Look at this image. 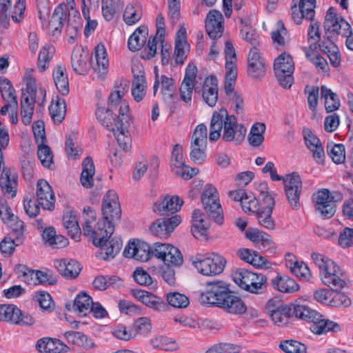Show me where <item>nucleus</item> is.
Wrapping results in <instances>:
<instances>
[{
  "mask_svg": "<svg viewBox=\"0 0 353 353\" xmlns=\"http://www.w3.org/2000/svg\"><path fill=\"white\" fill-rule=\"evenodd\" d=\"M246 132V128L238 123L235 116L229 115L227 110L214 112L210 125V141H216L221 137L224 141L239 144L244 139Z\"/></svg>",
  "mask_w": 353,
  "mask_h": 353,
  "instance_id": "nucleus-1",
  "label": "nucleus"
},
{
  "mask_svg": "<svg viewBox=\"0 0 353 353\" xmlns=\"http://www.w3.org/2000/svg\"><path fill=\"white\" fill-rule=\"evenodd\" d=\"M92 223L84 222L83 233L90 236L93 244L99 248L97 257L103 260H111L119 252L122 247V241L119 237L110 239L114 231V225H108L106 221L99 220L97 228L92 230Z\"/></svg>",
  "mask_w": 353,
  "mask_h": 353,
  "instance_id": "nucleus-2",
  "label": "nucleus"
},
{
  "mask_svg": "<svg viewBox=\"0 0 353 353\" xmlns=\"http://www.w3.org/2000/svg\"><path fill=\"white\" fill-rule=\"evenodd\" d=\"M314 263L319 269L322 283L336 290L342 289L345 285V274L332 260L320 253L311 254Z\"/></svg>",
  "mask_w": 353,
  "mask_h": 353,
  "instance_id": "nucleus-3",
  "label": "nucleus"
},
{
  "mask_svg": "<svg viewBox=\"0 0 353 353\" xmlns=\"http://www.w3.org/2000/svg\"><path fill=\"white\" fill-rule=\"evenodd\" d=\"M46 94L45 89L37 88L34 79L27 78L26 88L23 89L21 100V116L25 125H29L32 121L34 103L43 104Z\"/></svg>",
  "mask_w": 353,
  "mask_h": 353,
  "instance_id": "nucleus-4",
  "label": "nucleus"
},
{
  "mask_svg": "<svg viewBox=\"0 0 353 353\" xmlns=\"http://www.w3.org/2000/svg\"><path fill=\"white\" fill-rule=\"evenodd\" d=\"M232 281L242 290L252 294H261L266 288V277L262 274L244 268H238L232 273Z\"/></svg>",
  "mask_w": 353,
  "mask_h": 353,
  "instance_id": "nucleus-5",
  "label": "nucleus"
},
{
  "mask_svg": "<svg viewBox=\"0 0 353 353\" xmlns=\"http://www.w3.org/2000/svg\"><path fill=\"white\" fill-rule=\"evenodd\" d=\"M128 86L126 80L121 79L117 82L113 90L108 98V108L110 111H114L121 117V121L123 123L130 122L128 114L129 105L123 97L128 92Z\"/></svg>",
  "mask_w": 353,
  "mask_h": 353,
  "instance_id": "nucleus-6",
  "label": "nucleus"
},
{
  "mask_svg": "<svg viewBox=\"0 0 353 353\" xmlns=\"http://www.w3.org/2000/svg\"><path fill=\"white\" fill-rule=\"evenodd\" d=\"M313 200L316 213L323 219H330L334 216L336 203L342 200V196L339 192L322 189L314 194Z\"/></svg>",
  "mask_w": 353,
  "mask_h": 353,
  "instance_id": "nucleus-7",
  "label": "nucleus"
},
{
  "mask_svg": "<svg viewBox=\"0 0 353 353\" xmlns=\"http://www.w3.org/2000/svg\"><path fill=\"white\" fill-rule=\"evenodd\" d=\"M201 202L208 216L214 221L221 225L223 223V212L219 201V195L216 188L207 184L201 194Z\"/></svg>",
  "mask_w": 353,
  "mask_h": 353,
  "instance_id": "nucleus-8",
  "label": "nucleus"
},
{
  "mask_svg": "<svg viewBox=\"0 0 353 353\" xmlns=\"http://www.w3.org/2000/svg\"><path fill=\"white\" fill-rule=\"evenodd\" d=\"M274 70L280 85L284 88H290L294 82L292 74L294 71L292 56L287 52L278 56L274 60Z\"/></svg>",
  "mask_w": 353,
  "mask_h": 353,
  "instance_id": "nucleus-9",
  "label": "nucleus"
},
{
  "mask_svg": "<svg viewBox=\"0 0 353 353\" xmlns=\"http://www.w3.org/2000/svg\"><path fill=\"white\" fill-rule=\"evenodd\" d=\"M230 292L228 285L223 281L208 282L205 292L200 295L199 301L203 305L220 307Z\"/></svg>",
  "mask_w": 353,
  "mask_h": 353,
  "instance_id": "nucleus-10",
  "label": "nucleus"
},
{
  "mask_svg": "<svg viewBox=\"0 0 353 353\" xmlns=\"http://www.w3.org/2000/svg\"><path fill=\"white\" fill-rule=\"evenodd\" d=\"M225 69V92L233 103L236 113L241 114L243 112V101L242 97L234 92V85L238 75L236 61H226Z\"/></svg>",
  "mask_w": 353,
  "mask_h": 353,
  "instance_id": "nucleus-11",
  "label": "nucleus"
},
{
  "mask_svg": "<svg viewBox=\"0 0 353 353\" xmlns=\"http://www.w3.org/2000/svg\"><path fill=\"white\" fill-rule=\"evenodd\" d=\"M225 263L223 256L214 254L208 257L199 254L192 259L195 268L205 276L219 274L223 272Z\"/></svg>",
  "mask_w": 353,
  "mask_h": 353,
  "instance_id": "nucleus-12",
  "label": "nucleus"
},
{
  "mask_svg": "<svg viewBox=\"0 0 353 353\" xmlns=\"http://www.w3.org/2000/svg\"><path fill=\"white\" fill-rule=\"evenodd\" d=\"M153 255L161 260L168 267H179L182 265L183 256L178 248L162 243L153 244Z\"/></svg>",
  "mask_w": 353,
  "mask_h": 353,
  "instance_id": "nucleus-13",
  "label": "nucleus"
},
{
  "mask_svg": "<svg viewBox=\"0 0 353 353\" xmlns=\"http://www.w3.org/2000/svg\"><path fill=\"white\" fill-rule=\"evenodd\" d=\"M316 3V0H292L290 11L292 19L296 24H301L303 19L313 21Z\"/></svg>",
  "mask_w": 353,
  "mask_h": 353,
  "instance_id": "nucleus-14",
  "label": "nucleus"
},
{
  "mask_svg": "<svg viewBox=\"0 0 353 353\" xmlns=\"http://www.w3.org/2000/svg\"><path fill=\"white\" fill-rule=\"evenodd\" d=\"M287 199L292 209L298 210L301 207L300 196L302 192V181L296 173H292L283 178Z\"/></svg>",
  "mask_w": 353,
  "mask_h": 353,
  "instance_id": "nucleus-15",
  "label": "nucleus"
},
{
  "mask_svg": "<svg viewBox=\"0 0 353 353\" xmlns=\"http://www.w3.org/2000/svg\"><path fill=\"white\" fill-rule=\"evenodd\" d=\"M103 219L101 221H106L107 225H114L113 221L120 219L121 210L119 197L114 190H109L105 194L102 205Z\"/></svg>",
  "mask_w": 353,
  "mask_h": 353,
  "instance_id": "nucleus-16",
  "label": "nucleus"
},
{
  "mask_svg": "<svg viewBox=\"0 0 353 353\" xmlns=\"http://www.w3.org/2000/svg\"><path fill=\"white\" fill-rule=\"evenodd\" d=\"M123 255L126 258L145 262L153 255V246L140 240L130 241L123 250Z\"/></svg>",
  "mask_w": 353,
  "mask_h": 353,
  "instance_id": "nucleus-17",
  "label": "nucleus"
},
{
  "mask_svg": "<svg viewBox=\"0 0 353 353\" xmlns=\"http://www.w3.org/2000/svg\"><path fill=\"white\" fill-rule=\"evenodd\" d=\"M197 68L189 64L185 69V74L180 88L181 99L184 102H188L192 99V90L201 92V88L196 85Z\"/></svg>",
  "mask_w": 353,
  "mask_h": 353,
  "instance_id": "nucleus-18",
  "label": "nucleus"
},
{
  "mask_svg": "<svg viewBox=\"0 0 353 353\" xmlns=\"http://www.w3.org/2000/svg\"><path fill=\"white\" fill-rule=\"evenodd\" d=\"M91 65L97 79L103 80L106 77L109 70V59L103 44L99 43L95 46L94 61H92Z\"/></svg>",
  "mask_w": 353,
  "mask_h": 353,
  "instance_id": "nucleus-19",
  "label": "nucleus"
},
{
  "mask_svg": "<svg viewBox=\"0 0 353 353\" xmlns=\"http://www.w3.org/2000/svg\"><path fill=\"white\" fill-rule=\"evenodd\" d=\"M183 201L177 195H165L161 196L153 205V211L161 216L174 214L179 211Z\"/></svg>",
  "mask_w": 353,
  "mask_h": 353,
  "instance_id": "nucleus-20",
  "label": "nucleus"
},
{
  "mask_svg": "<svg viewBox=\"0 0 353 353\" xmlns=\"http://www.w3.org/2000/svg\"><path fill=\"white\" fill-rule=\"evenodd\" d=\"M181 222V219L178 215L172 216L169 219H159L152 223L150 231L156 236L165 239Z\"/></svg>",
  "mask_w": 353,
  "mask_h": 353,
  "instance_id": "nucleus-21",
  "label": "nucleus"
},
{
  "mask_svg": "<svg viewBox=\"0 0 353 353\" xmlns=\"http://www.w3.org/2000/svg\"><path fill=\"white\" fill-rule=\"evenodd\" d=\"M345 25H347V26H350L347 21L338 14L336 8L330 7L326 12L323 23L326 34L333 33L341 35L346 30V27L344 28Z\"/></svg>",
  "mask_w": 353,
  "mask_h": 353,
  "instance_id": "nucleus-22",
  "label": "nucleus"
},
{
  "mask_svg": "<svg viewBox=\"0 0 353 353\" xmlns=\"http://www.w3.org/2000/svg\"><path fill=\"white\" fill-rule=\"evenodd\" d=\"M160 88V94L165 101H169L176 94V87L172 78L165 75L159 76L155 68V80L153 85V95L156 96L159 88Z\"/></svg>",
  "mask_w": 353,
  "mask_h": 353,
  "instance_id": "nucleus-23",
  "label": "nucleus"
},
{
  "mask_svg": "<svg viewBox=\"0 0 353 353\" xmlns=\"http://www.w3.org/2000/svg\"><path fill=\"white\" fill-rule=\"evenodd\" d=\"M37 201L45 210H52L54 207L55 196L52 187L44 179L38 180L36 188Z\"/></svg>",
  "mask_w": 353,
  "mask_h": 353,
  "instance_id": "nucleus-24",
  "label": "nucleus"
},
{
  "mask_svg": "<svg viewBox=\"0 0 353 353\" xmlns=\"http://www.w3.org/2000/svg\"><path fill=\"white\" fill-rule=\"evenodd\" d=\"M224 19L221 12L210 10L205 19V30L209 37L213 39L220 38L224 30Z\"/></svg>",
  "mask_w": 353,
  "mask_h": 353,
  "instance_id": "nucleus-25",
  "label": "nucleus"
},
{
  "mask_svg": "<svg viewBox=\"0 0 353 353\" xmlns=\"http://www.w3.org/2000/svg\"><path fill=\"white\" fill-rule=\"evenodd\" d=\"M0 187L3 193L10 198L17 195L18 174L14 170L3 168L0 176Z\"/></svg>",
  "mask_w": 353,
  "mask_h": 353,
  "instance_id": "nucleus-26",
  "label": "nucleus"
},
{
  "mask_svg": "<svg viewBox=\"0 0 353 353\" xmlns=\"http://www.w3.org/2000/svg\"><path fill=\"white\" fill-rule=\"evenodd\" d=\"M140 65H134L132 67L133 81L132 86V96L133 99L139 102L143 100L146 94L147 83L144 72L141 70Z\"/></svg>",
  "mask_w": 353,
  "mask_h": 353,
  "instance_id": "nucleus-27",
  "label": "nucleus"
},
{
  "mask_svg": "<svg viewBox=\"0 0 353 353\" xmlns=\"http://www.w3.org/2000/svg\"><path fill=\"white\" fill-rule=\"evenodd\" d=\"M285 267L301 280L311 281L312 276L307 265L303 261H299L296 256L291 253L285 254Z\"/></svg>",
  "mask_w": 353,
  "mask_h": 353,
  "instance_id": "nucleus-28",
  "label": "nucleus"
},
{
  "mask_svg": "<svg viewBox=\"0 0 353 353\" xmlns=\"http://www.w3.org/2000/svg\"><path fill=\"white\" fill-rule=\"evenodd\" d=\"M265 72V63L260 52L256 48H252L248 56V75L251 78L258 79L263 77Z\"/></svg>",
  "mask_w": 353,
  "mask_h": 353,
  "instance_id": "nucleus-29",
  "label": "nucleus"
},
{
  "mask_svg": "<svg viewBox=\"0 0 353 353\" xmlns=\"http://www.w3.org/2000/svg\"><path fill=\"white\" fill-rule=\"evenodd\" d=\"M191 231L196 239H205L208 234L209 223L205 219V214L198 209L193 211L192 214Z\"/></svg>",
  "mask_w": 353,
  "mask_h": 353,
  "instance_id": "nucleus-30",
  "label": "nucleus"
},
{
  "mask_svg": "<svg viewBox=\"0 0 353 353\" xmlns=\"http://www.w3.org/2000/svg\"><path fill=\"white\" fill-rule=\"evenodd\" d=\"M310 329L313 334L316 335L326 334L327 332H338L341 330L339 323L323 318L319 313V316H316L312 323Z\"/></svg>",
  "mask_w": 353,
  "mask_h": 353,
  "instance_id": "nucleus-31",
  "label": "nucleus"
},
{
  "mask_svg": "<svg viewBox=\"0 0 353 353\" xmlns=\"http://www.w3.org/2000/svg\"><path fill=\"white\" fill-rule=\"evenodd\" d=\"M133 296L146 306L157 310L163 311L166 308L163 300L156 295L143 290H132Z\"/></svg>",
  "mask_w": 353,
  "mask_h": 353,
  "instance_id": "nucleus-32",
  "label": "nucleus"
},
{
  "mask_svg": "<svg viewBox=\"0 0 353 353\" xmlns=\"http://www.w3.org/2000/svg\"><path fill=\"white\" fill-rule=\"evenodd\" d=\"M203 101L210 107L216 105L218 99L217 79L214 76L206 77L201 89Z\"/></svg>",
  "mask_w": 353,
  "mask_h": 353,
  "instance_id": "nucleus-33",
  "label": "nucleus"
},
{
  "mask_svg": "<svg viewBox=\"0 0 353 353\" xmlns=\"http://www.w3.org/2000/svg\"><path fill=\"white\" fill-rule=\"evenodd\" d=\"M54 266L66 279L76 278L82 269L81 264L74 259L57 260L54 261Z\"/></svg>",
  "mask_w": 353,
  "mask_h": 353,
  "instance_id": "nucleus-34",
  "label": "nucleus"
},
{
  "mask_svg": "<svg viewBox=\"0 0 353 353\" xmlns=\"http://www.w3.org/2000/svg\"><path fill=\"white\" fill-rule=\"evenodd\" d=\"M303 132L305 144L312 153L313 158L317 163H322L325 153L319 139L309 130H305Z\"/></svg>",
  "mask_w": 353,
  "mask_h": 353,
  "instance_id": "nucleus-35",
  "label": "nucleus"
},
{
  "mask_svg": "<svg viewBox=\"0 0 353 353\" xmlns=\"http://www.w3.org/2000/svg\"><path fill=\"white\" fill-rule=\"evenodd\" d=\"M52 77L59 93L67 95L69 93V81L65 67L62 64L57 65L53 69Z\"/></svg>",
  "mask_w": 353,
  "mask_h": 353,
  "instance_id": "nucleus-36",
  "label": "nucleus"
},
{
  "mask_svg": "<svg viewBox=\"0 0 353 353\" xmlns=\"http://www.w3.org/2000/svg\"><path fill=\"white\" fill-rule=\"evenodd\" d=\"M98 121L110 131H115L117 123L121 121V117L114 111H110L109 108L99 107L95 112Z\"/></svg>",
  "mask_w": 353,
  "mask_h": 353,
  "instance_id": "nucleus-37",
  "label": "nucleus"
},
{
  "mask_svg": "<svg viewBox=\"0 0 353 353\" xmlns=\"http://www.w3.org/2000/svg\"><path fill=\"white\" fill-rule=\"evenodd\" d=\"M37 349L43 353H59L66 352L68 347L61 341L57 339L43 338L37 343Z\"/></svg>",
  "mask_w": 353,
  "mask_h": 353,
  "instance_id": "nucleus-38",
  "label": "nucleus"
},
{
  "mask_svg": "<svg viewBox=\"0 0 353 353\" xmlns=\"http://www.w3.org/2000/svg\"><path fill=\"white\" fill-rule=\"evenodd\" d=\"M115 131H112L115 136L119 146L125 152H128L131 148V138L128 128L130 122L123 123L120 121L116 123Z\"/></svg>",
  "mask_w": 353,
  "mask_h": 353,
  "instance_id": "nucleus-39",
  "label": "nucleus"
},
{
  "mask_svg": "<svg viewBox=\"0 0 353 353\" xmlns=\"http://www.w3.org/2000/svg\"><path fill=\"white\" fill-rule=\"evenodd\" d=\"M272 285L274 288L284 293H293L300 288L294 279L279 273H277L276 277L272 280Z\"/></svg>",
  "mask_w": 353,
  "mask_h": 353,
  "instance_id": "nucleus-40",
  "label": "nucleus"
},
{
  "mask_svg": "<svg viewBox=\"0 0 353 353\" xmlns=\"http://www.w3.org/2000/svg\"><path fill=\"white\" fill-rule=\"evenodd\" d=\"M188 44L186 41V30L181 27L176 36L174 57L177 63H183L186 59L185 51L188 50Z\"/></svg>",
  "mask_w": 353,
  "mask_h": 353,
  "instance_id": "nucleus-41",
  "label": "nucleus"
},
{
  "mask_svg": "<svg viewBox=\"0 0 353 353\" xmlns=\"http://www.w3.org/2000/svg\"><path fill=\"white\" fill-rule=\"evenodd\" d=\"M89 59L88 52L82 48H76L71 56V65L74 71L79 74H83L88 68V60Z\"/></svg>",
  "mask_w": 353,
  "mask_h": 353,
  "instance_id": "nucleus-42",
  "label": "nucleus"
},
{
  "mask_svg": "<svg viewBox=\"0 0 353 353\" xmlns=\"http://www.w3.org/2000/svg\"><path fill=\"white\" fill-rule=\"evenodd\" d=\"M220 308L225 312L233 314H243L246 311V306L244 302L239 297L230 293L225 301L220 305Z\"/></svg>",
  "mask_w": 353,
  "mask_h": 353,
  "instance_id": "nucleus-43",
  "label": "nucleus"
},
{
  "mask_svg": "<svg viewBox=\"0 0 353 353\" xmlns=\"http://www.w3.org/2000/svg\"><path fill=\"white\" fill-rule=\"evenodd\" d=\"M43 241L53 248H65L68 245V240L64 236L57 234L53 227L46 228L42 233Z\"/></svg>",
  "mask_w": 353,
  "mask_h": 353,
  "instance_id": "nucleus-44",
  "label": "nucleus"
},
{
  "mask_svg": "<svg viewBox=\"0 0 353 353\" xmlns=\"http://www.w3.org/2000/svg\"><path fill=\"white\" fill-rule=\"evenodd\" d=\"M63 225L72 239L75 241L79 239L81 232L78 223L77 214L74 211H68L64 214Z\"/></svg>",
  "mask_w": 353,
  "mask_h": 353,
  "instance_id": "nucleus-45",
  "label": "nucleus"
},
{
  "mask_svg": "<svg viewBox=\"0 0 353 353\" xmlns=\"http://www.w3.org/2000/svg\"><path fill=\"white\" fill-rule=\"evenodd\" d=\"M49 112L52 119L54 123H60L65 116L66 104L65 100L59 96L52 98Z\"/></svg>",
  "mask_w": 353,
  "mask_h": 353,
  "instance_id": "nucleus-46",
  "label": "nucleus"
},
{
  "mask_svg": "<svg viewBox=\"0 0 353 353\" xmlns=\"http://www.w3.org/2000/svg\"><path fill=\"white\" fill-rule=\"evenodd\" d=\"M82 172L80 181L81 185L86 188L92 187L94 183L93 176L95 173L94 165L90 157H86L82 162Z\"/></svg>",
  "mask_w": 353,
  "mask_h": 353,
  "instance_id": "nucleus-47",
  "label": "nucleus"
},
{
  "mask_svg": "<svg viewBox=\"0 0 353 353\" xmlns=\"http://www.w3.org/2000/svg\"><path fill=\"white\" fill-rule=\"evenodd\" d=\"M147 34L146 27L140 26L136 29L128 39V45L129 49L133 52L140 50L146 41Z\"/></svg>",
  "mask_w": 353,
  "mask_h": 353,
  "instance_id": "nucleus-48",
  "label": "nucleus"
},
{
  "mask_svg": "<svg viewBox=\"0 0 353 353\" xmlns=\"http://www.w3.org/2000/svg\"><path fill=\"white\" fill-rule=\"evenodd\" d=\"M318 45L320 50L327 54L330 63L333 66L337 67L340 65L341 56L339 50L334 42L327 39V41H323Z\"/></svg>",
  "mask_w": 353,
  "mask_h": 353,
  "instance_id": "nucleus-49",
  "label": "nucleus"
},
{
  "mask_svg": "<svg viewBox=\"0 0 353 353\" xmlns=\"http://www.w3.org/2000/svg\"><path fill=\"white\" fill-rule=\"evenodd\" d=\"M292 314L291 307L282 305L271 311L270 318L274 325L281 327L289 323Z\"/></svg>",
  "mask_w": 353,
  "mask_h": 353,
  "instance_id": "nucleus-50",
  "label": "nucleus"
},
{
  "mask_svg": "<svg viewBox=\"0 0 353 353\" xmlns=\"http://www.w3.org/2000/svg\"><path fill=\"white\" fill-rule=\"evenodd\" d=\"M63 336L69 343L85 348H92L94 345L92 341L82 332L68 331L64 333Z\"/></svg>",
  "mask_w": 353,
  "mask_h": 353,
  "instance_id": "nucleus-51",
  "label": "nucleus"
},
{
  "mask_svg": "<svg viewBox=\"0 0 353 353\" xmlns=\"http://www.w3.org/2000/svg\"><path fill=\"white\" fill-rule=\"evenodd\" d=\"M321 98L325 99V108L327 112H332L340 107V101L336 94L325 85L321 87Z\"/></svg>",
  "mask_w": 353,
  "mask_h": 353,
  "instance_id": "nucleus-52",
  "label": "nucleus"
},
{
  "mask_svg": "<svg viewBox=\"0 0 353 353\" xmlns=\"http://www.w3.org/2000/svg\"><path fill=\"white\" fill-rule=\"evenodd\" d=\"M265 125L263 123H254L248 134V142L252 147L260 146L264 141Z\"/></svg>",
  "mask_w": 353,
  "mask_h": 353,
  "instance_id": "nucleus-53",
  "label": "nucleus"
},
{
  "mask_svg": "<svg viewBox=\"0 0 353 353\" xmlns=\"http://www.w3.org/2000/svg\"><path fill=\"white\" fill-rule=\"evenodd\" d=\"M92 298L85 292H81L76 296L74 302V310L79 314L86 315L92 310Z\"/></svg>",
  "mask_w": 353,
  "mask_h": 353,
  "instance_id": "nucleus-54",
  "label": "nucleus"
},
{
  "mask_svg": "<svg viewBox=\"0 0 353 353\" xmlns=\"http://www.w3.org/2000/svg\"><path fill=\"white\" fill-rule=\"evenodd\" d=\"M54 54V48L51 45H45L41 49L37 61V68L40 72H44L50 65Z\"/></svg>",
  "mask_w": 353,
  "mask_h": 353,
  "instance_id": "nucleus-55",
  "label": "nucleus"
},
{
  "mask_svg": "<svg viewBox=\"0 0 353 353\" xmlns=\"http://www.w3.org/2000/svg\"><path fill=\"white\" fill-rule=\"evenodd\" d=\"M274 206L265 205L262 210L257 212L258 222L262 227L268 230H274L275 228V222L272 218V212Z\"/></svg>",
  "mask_w": 353,
  "mask_h": 353,
  "instance_id": "nucleus-56",
  "label": "nucleus"
},
{
  "mask_svg": "<svg viewBox=\"0 0 353 353\" xmlns=\"http://www.w3.org/2000/svg\"><path fill=\"white\" fill-rule=\"evenodd\" d=\"M292 313L298 319H301L311 323L316 316H319V312L304 305H294L292 309Z\"/></svg>",
  "mask_w": 353,
  "mask_h": 353,
  "instance_id": "nucleus-57",
  "label": "nucleus"
},
{
  "mask_svg": "<svg viewBox=\"0 0 353 353\" xmlns=\"http://www.w3.org/2000/svg\"><path fill=\"white\" fill-rule=\"evenodd\" d=\"M0 92L6 102H12V105H17V96L11 82L6 78L0 79Z\"/></svg>",
  "mask_w": 353,
  "mask_h": 353,
  "instance_id": "nucleus-58",
  "label": "nucleus"
},
{
  "mask_svg": "<svg viewBox=\"0 0 353 353\" xmlns=\"http://www.w3.org/2000/svg\"><path fill=\"white\" fill-rule=\"evenodd\" d=\"M305 56L316 68L318 72L321 74H327L329 66L327 61L319 54L313 50L305 49Z\"/></svg>",
  "mask_w": 353,
  "mask_h": 353,
  "instance_id": "nucleus-59",
  "label": "nucleus"
},
{
  "mask_svg": "<svg viewBox=\"0 0 353 353\" xmlns=\"http://www.w3.org/2000/svg\"><path fill=\"white\" fill-rule=\"evenodd\" d=\"M208 141V128L205 124H199L194 129L190 145L206 147Z\"/></svg>",
  "mask_w": 353,
  "mask_h": 353,
  "instance_id": "nucleus-60",
  "label": "nucleus"
},
{
  "mask_svg": "<svg viewBox=\"0 0 353 353\" xmlns=\"http://www.w3.org/2000/svg\"><path fill=\"white\" fill-rule=\"evenodd\" d=\"M37 154L42 165L48 169H53V154L49 146L43 143H39Z\"/></svg>",
  "mask_w": 353,
  "mask_h": 353,
  "instance_id": "nucleus-61",
  "label": "nucleus"
},
{
  "mask_svg": "<svg viewBox=\"0 0 353 353\" xmlns=\"http://www.w3.org/2000/svg\"><path fill=\"white\" fill-rule=\"evenodd\" d=\"M150 342L154 348L165 351H174L178 348V344L174 339L164 336H159L152 339Z\"/></svg>",
  "mask_w": 353,
  "mask_h": 353,
  "instance_id": "nucleus-62",
  "label": "nucleus"
},
{
  "mask_svg": "<svg viewBox=\"0 0 353 353\" xmlns=\"http://www.w3.org/2000/svg\"><path fill=\"white\" fill-rule=\"evenodd\" d=\"M63 8V6L59 5L55 8L50 21V25L54 26L57 30L62 28L65 23L69 22L71 20L72 17H69L67 12Z\"/></svg>",
  "mask_w": 353,
  "mask_h": 353,
  "instance_id": "nucleus-63",
  "label": "nucleus"
},
{
  "mask_svg": "<svg viewBox=\"0 0 353 353\" xmlns=\"http://www.w3.org/2000/svg\"><path fill=\"white\" fill-rule=\"evenodd\" d=\"M279 347L286 353H306L307 347L304 343L295 340H286L280 343Z\"/></svg>",
  "mask_w": 353,
  "mask_h": 353,
  "instance_id": "nucleus-64",
  "label": "nucleus"
}]
</instances>
